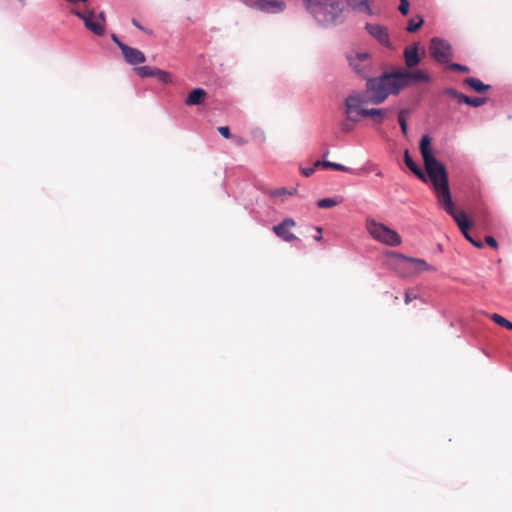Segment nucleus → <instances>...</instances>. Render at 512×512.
Here are the masks:
<instances>
[{
    "label": "nucleus",
    "mask_w": 512,
    "mask_h": 512,
    "mask_svg": "<svg viewBox=\"0 0 512 512\" xmlns=\"http://www.w3.org/2000/svg\"><path fill=\"white\" fill-rule=\"evenodd\" d=\"M415 298H416V296L412 297L408 291L405 293V303L406 304H409Z\"/></svg>",
    "instance_id": "nucleus-44"
},
{
    "label": "nucleus",
    "mask_w": 512,
    "mask_h": 512,
    "mask_svg": "<svg viewBox=\"0 0 512 512\" xmlns=\"http://www.w3.org/2000/svg\"><path fill=\"white\" fill-rule=\"evenodd\" d=\"M159 82L163 84H169L172 82V76L169 72L157 69L156 75L154 76Z\"/></svg>",
    "instance_id": "nucleus-26"
},
{
    "label": "nucleus",
    "mask_w": 512,
    "mask_h": 512,
    "mask_svg": "<svg viewBox=\"0 0 512 512\" xmlns=\"http://www.w3.org/2000/svg\"><path fill=\"white\" fill-rule=\"evenodd\" d=\"M111 39L113 40V42L120 48L121 45H125L123 42H121L119 40V38L115 35V34H112L111 35Z\"/></svg>",
    "instance_id": "nucleus-41"
},
{
    "label": "nucleus",
    "mask_w": 512,
    "mask_h": 512,
    "mask_svg": "<svg viewBox=\"0 0 512 512\" xmlns=\"http://www.w3.org/2000/svg\"><path fill=\"white\" fill-rule=\"evenodd\" d=\"M404 59H405V64L408 68H413L420 63L421 58L418 54V44L417 43H414L412 46L406 47L404 49Z\"/></svg>",
    "instance_id": "nucleus-16"
},
{
    "label": "nucleus",
    "mask_w": 512,
    "mask_h": 512,
    "mask_svg": "<svg viewBox=\"0 0 512 512\" xmlns=\"http://www.w3.org/2000/svg\"><path fill=\"white\" fill-rule=\"evenodd\" d=\"M286 194L285 189H279L274 192V195H284Z\"/></svg>",
    "instance_id": "nucleus-49"
},
{
    "label": "nucleus",
    "mask_w": 512,
    "mask_h": 512,
    "mask_svg": "<svg viewBox=\"0 0 512 512\" xmlns=\"http://www.w3.org/2000/svg\"><path fill=\"white\" fill-rule=\"evenodd\" d=\"M448 69L453 70V71H457V72H462V73H469L470 72L469 67L461 65V64H458V63H451V64H449L448 65Z\"/></svg>",
    "instance_id": "nucleus-31"
},
{
    "label": "nucleus",
    "mask_w": 512,
    "mask_h": 512,
    "mask_svg": "<svg viewBox=\"0 0 512 512\" xmlns=\"http://www.w3.org/2000/svg\"><path fill=\"white\" fill-rule=\"evenodd\" d=\"M490 319L493 322H495L496 324H498L502 327H505L509 330H512V323L510 321H508L507 319H505L504 317H502L501 315L494 313V314L490 315Z\"/></svg>",
    "instance_id": "nucleus-25"
},
{
    "label": "nucleus",
    "mask_w": 512,
    "mask_h": 512,
    "mask_svg": "<svg viewBox=\"0 0 512 512\" xmlns=\"http://www.w3.org/2000/svg\"><path fill=\"white\" fill-rule=\"evenodd\" d=\"M365 29L381 45L391 47L389 32L386 26L377 23H366Z\"/></svg>",
    "instance_id": "nucleus-12"
},
{
    "label": "nucleus",
    "mask_w": 512,
    "mask_h": 512,
    "mask_svg": "<svg viewBox=\"0 0 512 512\" xmlns=\"http://www.w3.org/2000/svg\"><path fill=\"white\" fill-rule=\"evenodd\" d=\"M348 61L357 74L363 77L367 75V70L371 64L370 55L368 53H355L353 55H349Z\"/></svg>",
    "instance_id": "nucleus-13"
},
{
    "label": "nucleus",
    "mask_w": 512,
    "mask_h": 512,
    "mask_svg": "<svg viewBox=\"0 0 512 512\" xmlns=\"http://www.w3.org/2000/svg\"><path fill=\"white\" fill-rule=\"evenodd\" d=\"M469 242L477 248H483V243L481 241H477L474 238H472V241Z\"/></svg>",
    "instance_id": "nucleus-43"
},
{
    "label": "nucleus",
    "mask_w": 512,
    "mask_h": 512,
    "mask_svg": "<svg viewBox=\"0 0 512 512\" xmlns=\"http://www.w3.org/2000/svg\"><path fill=\"white\" fill-rule=\"evenodd\" d=\"M329 155V151H325L324 154H323V157H327Z\"/></svg>",
    "instance_id": "nucleus-51"
},
{
    "label": "nucleus",
    "mask_w": 512,
    "mask_h": 512,
    "mask_svg": "<svg viewBox=\"0 0 512 512\" xmlns=\"http://www.w3.org/2000/svg\"><path fill=\"white\" fill-rule=\"evenodd\" d=\"M346 3L350 8L357 12L366 13L368 15L372 14V10L367 0H346Z\"/></svg>",
    "instance_id": "nucleus-19"
},
{
    "label": "nucleus",
    "mask_w": 512,
    "mask_h": 512,
    "mask_svg": "<svg viewBox=\"0 0 512 512\" xmlns=\"http://www.w3.org/2000/svg\"><path fill=\"white\" fill-rule=\"evenodd\" d=\"M420 152H421L424 162L436 159L432 154L431 138L428 135H424L421 138Z\"/></svg>",
    "instance_id": "nucleus-18"
},
{
    "label": "nucleus",
    "mask_w": 512,
    "mask_h": 512,
    "mask_svg": "<svg viewBox=\"0 0 512 512\" xmlns=\"http://www.w3.org/2000/svg\"><path fill=\"white\" fill-rule=\"evenodd\" d=\"M398 260L399 266L406 270V272L403 273V276H409L425 271H435V268L423 259L398 255Z\"/></svg>",
    "instance_id": "nucleus-6"
},
{
    "label": "nucleus",
    "mask_w": 512,
    "mask_h": 512,
    "mask_svg": "<svg viewBox=\"0 0 512 512\" xmlns=\"http://www.w3.org/2000/svg\"><path fill=\"white\" fill-rule=\"evenodd\" d=\"M487 99L484 98V97H469L468 96V101H466L464 104H467V105H470V106H473V107H480L482 105H484L486 103Z\"/></svg>",
    "instance_id": "nucleus-29"
},
{
    "label": "nucleus",
    "mask_w": 512,
    "mask_h": 512,
    "mask_svg": "<svg viewBox=\"0 0 512 512\" xmlns=\"http://www.w3.org/2000/svg\"><path fill=\"white\" fill-rule=\"evenodd\" d=\"M404 162L407 165V167L420 179L425 180V175L423 171L419 168V166L413 161L411 158L409 151L405 150L404 152Z\"/></svg>",
    "instance_id": "nucleus-21"
},
{
    "label": "nucleus",
    "mask_w": 512,
    "mask_h": 512,
    "mask_svg": "<svg viewBox=\"0 0 512 512\" xmlns=\"http://www.w3.org/2000/svg\"><path fill=\"white\" fill-rule=\"evenodd\" d=\"M424 20L421 16L418 17V20L410 19L408 21V25L406 30L410 33L416 32L423 24Z\"/></svg>",
    "instance_id": "nucleus-27"
},
{
    "label": "nucleus",
    "mask_w": 512,
    "mask_h": 512,
    "mask_svg": "<svg viewBox=\"0 0 512 512\" xmlns=\"http://www.w3.org/2000/svg\"><path fill=\"white\" fill-rule=\"evenodd\" d=\"M338 203H339V201H338V200H336V199H334V198H323V199H320V200L317 202V206H318L319 208L326 209V208L334 207V206H336Z\"/></svg>",
    "instance_id": "nucleus-28"
},
{
    "label": "nucleus",
    "mask_w": 512,
    "mask_h": 512,
    "mask_svg": "<svg viewBox=\"0 0 512 512\" xmlns=\"http://www.w3.org/2000/svg\"><path fill=\"white\" fill-rule=\"evenodd\" d=\"M376 175H377L378 177H383V173H382L381 171H378V172L376 173Z\"/></svg>",
    "instance_id": "nucleus-50"
},
{
    "label": "nucleus",
    "mask_w": 512,
    "mask_h": 512,
    "mask_svg": "<svg viewBox=\"0 0 512 512\" xmlns=\"http://www.w3.org/2000/svg\"><path fill=\"white\" fill-rule=\"evenodd\" d=\"M366 228L374 240L387 246L396 247L402 243L401 236L395 230L374 219H367Z\"/></svg>",
    "instance_id": "nucleus-4"
},
{
    "label": "nucleus",
    "mask_w": 512,
    "mask_h": 512,
    "mask_svg": "<svg viewBox=\"0 0 512 512\" xmlns=\"http://www.w3.org/2000/svg\"><path fill=\"white\" fill-rule=\"evenodd\" d=\"M485 242L487 243V245H489L492 248H497L498 247V243H497L496 239L494 237H492V236H486L485 237Z\"/></svg>",
    "instance_id": "nucleus-35"
},
{
    "label": "nucleus",
    "mask_w": 512,
    "mask_h": 512,
    "mask_svg": "<svg viewBox=\"0 0 512 512\" xmlns=\"http://www.w3.org/2000/svg\"><path fill=\"white\" fill-rule=\"evenodd\" d=\"M429 50L431 56L439 63H447L451 59V46L445 40L433 38Z\"/></svg>",
    "instance_id": "nucleus-9"
},
{
    "label": "nucleus",
    "mask_w": 512,
    "mask_h": 512,
    "mask_svg": "<svg viewBox=\"0 0 512 512\" xmlns=\"http://www.w3.org/2000/svg\"><path fill=\"white\" fill-rule=\"evenodd\" d=\"M95 18H97V20L99 22H101L102 26L105 28V23H106L105 13L103 11L98 14L95 13Z\"/></svg>",
    "instance_id": "nucleus-37"
},
{
    "label": "nucleus",
    "mask_w": 512,
    "mask_h": 512,
    "mask_svg": "<svg viewBox=\"0 0 512 512\" xmlns=\"http://www.w3.org/2000/svg\"><path fill=\"white\" fill-rule=\"evenodd\" d=\"M401 91V84L396 73L386 74L379 78H369L366 83L365 95L370 104H381L390 94H397Z\"/></svg>",
    "instance_id": "nucleus-1"
},
{
    "label": "nucleus",
    "mask_w": 512,
    "mask_h": 512,
    "mask_svg": "<svg viewBox=\"0 0 512 512\" xmlns=\"http://www.w3.org/2000/svg\"><path fill=\"white\" fill-rule=\"evenodd\" d=\"M317 232H318V234L314 237V239L316 241H321L322 240V235H321L322 234V229L320 227H317Z\"/></svg>",
    "instance_id": "nucleus-45"
},
{
    "label": "nucleus",
    "mask_w": 512,
    "mask_h": 512,
    "mask_svg": "<svg viewBox=\"0 0 512 512\" xmlns=\"http://www.w3.org/2000/svg\"><path fill=\"white\" fill-rule=\"evenodd\" d=\"M322 163H323V160H317L315 163H314V168H319V167H322Z\"/></svg>",
    "instance_id": "nucleus-48"
},
{
    "label": "nucleus",
    "mask_w": 512,
    "mask_h": 512,
    "mask_svg": "<svg viewBox=\"0 0 512 512\" xmlns=\"http://www.w3.org/2000/svg\"><path fill=\"white\" fill-rule=\"evenodd\" d=\"M67 1L72 2V3L77 2V0H67Z\"/></svg>",
    "instance_id": "nucleus-52"
},
{
    "label": "nucleus",
    "mask_w": 512,
    "mask_h": 512,
    "mask_svg": "<svg viewBox=\"0 0 512 512\" xmlns=\"http://www.w3.org/2000/svg\"><path fill=\"white\" fill-rule=\"evenodd\" d=\"M353 123H354V122H352V121H350V120H348V119L346 118V120H345V121H343V122L341 123V129H342V131H344V132H350V131L353 129Z\"/></svg>",
    "instance_id": "nucleus-33"
},
{
    "label": "nucleus",
    "mask_w": 512,
    "mask_h": 512,
    "mask_svg": "<svg viewBox=\"0 0 512 512\" xmlns=\"http://www.w3.org/2000/svg\"><path fill=\"white\" fill-rule=\"evenodd\" d=\"M370 100L365 93L359 91H352L344 102V113L346 118L352 122H358L362 117L365 108L363 105L369 104Z\"/></svg>",
    "instance_id": "nucleus-5"
},
{
    "label": "nucleus",
    "mask_w": 512,
    "mask_h": 512,
    "mask_svg": "<svg viewBox=\"0 0 512 512\" xmlns=\"http://www.w3.org/2000/svg\"><path fill=\"white\" fill-rule=\"evenodd\" d=\"M409 7V0H400V5L398 9L402 15H407L409 13Z\"/></svg>",
    "instance_id": "nucleus-32"
},
{
    "label": "nucleus",
    "mask_w": 512,
    "mask_h": 512,
    "mask_svg": "<svg viewBox=\"0 0 512 512\" xmlns=\"http://www.w3.org/2000/svg\"><path fill=\"white\" fill-rule=\"evenodd\" d=\"M307 10L324 26L335 24L342 12L341 3L331 0H304Z\"/></svg>",
    "instance_id": "nucleus-2"
},
{
    "label": "nucleus",
    "mask_w": 512,
    "mask_h": 512,
    "mask_svg": "<svg viewBox=\"0 0 512 512\" xmlns=\"http://www.w3.org/2000/svg\"><path fill=\"white\" fill-rule=\"evenodd\" d=\"M132 23L135 27H137L138 29L140 30H144V28L138 23V21L136 19H133L132 20Z\"/></svg>",
    "instance_id": "nucleus-46"
},
{
    "label": "nucleus",
    "mask_w": 512,
    "mask_h": 512,
    "mask_svg": "<svg viewBox=\"0 0 512 512\" xmlns=\"http://www.w3.org/2000/svg\"><path fill=\"white\" fill-rule=\"evenodd\" d=\"M407 113L406 110H401L398 115V122L401 127V131L404 135H407V121L405 118V114Z\"/></svg>",
    "instance_id": "nucleus-30"
},
{
    "label": "nucleus",
    "mask_w": 512,
    "mask_h": 512,
    "mask_svg": "<svg viewBox=\"0 0 512 512\" xmlns=\"http://www.w3.org/2000/svg\"><path fill=\"white\" fill-rule=\"evenodd\" d=\"M396 75L399 80V84H401V90L412 83L430 81V76L423 70L402 71L397 72Z\"/></svg>",
    "instance_id": "nucleus-11"
},
{
    "label": "nucleus",
    "mask_w": 512,
    "mask_h": 512,
    "mask_svg": "<svg viewBox=\"0 0 512 512\" xmlns=\"http://www.w3.org/2000/svg\"><path fill=\"white\" fill-rule=\"evenodd\" d=\"M322 168H325V169L331 168V169H334L337 171L348 172V173L352 172V170L347 166H344L339 163L327 161V160H323Z\"/></svg>",
    "instance_id": "nucleus-24"
},
{
    "label": "nucleus",
    "mask_w": 512,
    "mask_h": 512,
    "mask_svg": "<svg viewBox=\"0 0 512 512\" xmlns=\"http://www.w3.org/2000/svg\"><path fill=\"white\" fill-rule=\"evenodd\" d=\"M233 139L238 146H242L247 143V141L243 137H240V136H233Z\"/></svg>",
    "instance_id": "nucleus-40"
},
{
    "label": "nucleus",
    "mask_w": 512,
    "mask_h": 512,
    "mask_svg": "<svg viewBox=\"0 0 512 512\" xmlns=\"http://www.w3.org/2000/svg\"><path fill=\"white\" fill-rule=\"evenodd\" d=\"M427 175L432 182L438 203L449 199L451 192L448 184V175L445 166L437 159L424 162Z\"/></svg>",
    "instance_id": "nucleus-3"
},
{
    "label": "nucleus",
    "mask_w": 512,
    "mask_h": 512,
    "mask_svg": "<svg viewBox=\"0 0 512 512\" xmlns=\"http://www.w3.org/2000/svg\"><path fill=\"white\" fill-rule=\"evenodd\" d=\"M314 172H315V168L314 167H309V168H303L302 169V173L306 177H309V176L313 175Z\"/></svg>",
    "instance_id": "nucleus-39"
},
{
    "label": "nucleus",
    "mask_w": 512,
    "mask_h": 512,
    "mask_svg": "<svg viewBox=\"0 0 512 512\" xmlns=\"http://www.w3.org/2000/svg\"><path fill=\"white\" fill-rule=\"evenodd\" d=\"M469 242L477 248H483V243L481 241H477L474 238H472V241Z\"/></svg>",
    "instance_id": "nucleus-42"
},
{
    "label": "nucleus",
    "mask_w": 512,
    "mask_h": 512,
    "mask_svg": "<svg viewBox=\"0 0 512 512\" xmlns=\"http://www.w3.org/2000/svg\"><path fill=\"white\" fill-rule=\"evenodd\" d=\"M206 96L207 93L204 89L196 88L188 94L185 104L188 106L200 105L205 100Z\"/></svg>",
    "instance_id": "nucleus-17"
},
{
    "label": "nucleus",
    "mask_w": 512,
    "mask_h": 512,
    "mask_svg": "<svg viewBox=\"0 0 512 512\" xmlns=\"http://www.w3.org/2000/svg\"><path fill=\"white\" fill-rule=\"evenodd\" d=\"M157 67L152 66H140L135 67L134 71L141 78L154 77L156 75Z\"/></svg>",
    "instance_id": "nucleus-23"
},
{
    "label": "nucleus",
    "mask_w": 512,
    "mask_h": 512,
    "mask_svg": "<svg viewBox=\"0 0 512 512\" xmlns=\"http://www.w3.org/2000/svg\"><path fill=\"white\" fill-rule=\"evenodd\" d=\"M217 130L224 138L232 137L228 126H220L217 128Z\"/></svg>",
    "instance_id": "nucleus-34"
},
{
    "label": "nucleus",
    "mask_w": 512,
    "mask_h": 512,
    "mask_svg": "<svg viewBox=\"0 0 512 512\" xmlns=\"http://www.w3.org/2000/svg\"><path fill=\"white\" fill-rule=\"evenodd\" d=\"M439 205L454 219L462 233L470 229L471 222L468 220L466 213L455 208L452 197H449L448 201L445 199L439 202Z\"/></svg>",
    "instance_id": "nucleus-7"
},
{
    "label": "nucleus",
    "mask_w": 512,
    "mask_h": 512,
    "mask_svg": "<svg viewBox=\"0 0 512 512\" xmlns=\"http://www.w3.org/2000/svg\"><path fill=\"white\" fill-rule=\"evenodd\" d=\"M244 5L267 13L282 12L286 5L281 0H239Z\"/></svg>",
    "instance_id": "nucleus-10"
},
{
    "label": "nucleus",
    "mask_w": 512,
    "mask_h": 512,
    "mask_svg": "<svg viewBox=\"0 0 512 512\" xmlns=\"http://www.w3.org/2000/svg\"><path fill=\"white\" fill-rule=\"evenodd\" d=\"M72 13L77 17L83 20L85 27L93 32L97 36H102L105 33V28L102 26V23L95 18V11L89 8H85V10L80 11L77 9H73Z\"/></svg>",
    "instance_id": "nucleus-8"
},
{
    "label": "nucleus",
    "mask_w": 512,
    "mask_h": 512,
    "mask_svg": "<svg viewBox=\"0 0 512 512\" xmlns=\"http://www.w3.org/2000/svg\"><path fill=\"white\" fill-rule=\"evenodd\" d=\"M458 93L459 92L457 90L453 89V88H447V89L444 90V94L448 95V96H450L452 98L456 97L458 95Z\"/></svg>",
    "instance_id": "nucleus-38"
},
{
    "label": "nucleus",
    "mask_w": 512,
    "mask_h": 512,
    "mask_svg": "<svg viewBox=\"0 0 512 512\" xmlns=\"http://www.w3.org/2000/svg\"><path fill=\"white\" fill-rule=\"evenodd\" d=\"M464 235V237L468 240V241H472V236L470 235L469 233V230L465 231V233H462Z\"/></svg>",
    "instance_id": "nucleus-47"
},
{
    "label": "nucleus",
    "mask_w": 512,
    "mask_h": 512,
    "mask_svg": "<svg viewBox=\"0 0 512 512\" xmlns=\"http://www.w3.org/2000/svg\"><path fill=\"white\" fill-rule=\"evenodd\" d=\"M120 50L125 61L130 65L142 64L146 61L145 54L137 48L121 45Z\"/></svg>",
    "instance_id": "nucleus-15"
},
{
    "label": "nucleus",
    "mask_w": 512,
    "mask_h": 512,
    "mask_svg": "<svg viewBox=\"0 0 512 512\" xmlns=\"http://www.w3.org/2000/svg\"><path fill=\"white\" fill-rule=\"evenodd\" d=\"M362 112H363L362 117H371V118H373V120L376 123L381 124L383 122L384 116L387 113V109L372 108V109H365V111H362Z\"/></svg>",
    "instance_id": "nucleus-20"
},
{
    "label": "nucleus",
    "mask_w": 512,
    "mask_h": 512,
    "mask_svg": "<svg viewBox=\"0 0 512 512\" xmlns=\"http://www.w3.org/2000/svg\"><path fill=\"white\" fill-rule=\"evenodd\" d=\"M295 226V221L291 218H286L280 224L273 227V232L285 242H292L297 240V237L290 231Z\"/></svg>",
    "instance_id": "nucleus-14"
},
{
    "label": "nucleus",
    "mask_w": 512,
    "mask_h": 512,
    "mask_svg": "<svg viewBox=\"0 0 512 512\" xmlns=\"http://www.w3.org/2000/svg\"><path fill=\"white\" fill-rule=\"evenodd\" d=\"M454 99H456L458 103L464 104L466 101H468V96L459 92L458 95L454 97Z\"/></svg>",
    "instance_id": "nucleus-36"
},
{
    "label": "nucleus",
    "mask_w": 512,
    "mask_h": 512,
    "mask_svg": "<svg viewBox=\"0 0 512 512\" xmlns=\"http://www.w3.org/2000/svg\"><path fill=\"white\" fill-rule=\"evenodd\" d=\"M464 84L469 86L471 89H473L474 91H476L478 93L484 92L490 88L489 85H486L483 82H481L479 79L472 78V77L466 78L464 80Z\"/></svg>",
    "instance_id": "nucleus-22"
}]
</instances>
